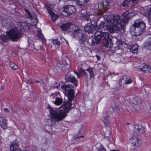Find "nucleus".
<instances>
[{
  "instance_id": "2f4dec72",
  "label": "nucleus",
  "mask_w": 151,
  "mask_h": 151,
  "mask_svg": "<svg viewBox=\"0 0 151 151\" xmlns=\"http://www.w3.org/2000/svg\"><path fill=\"white\" fill-rule=\"evenodd\" d=\"M130 15L129 17H132L137 14V12L135 10H133L132 11H130Z\"/></svg>"
},
{
  "instance_id": "5701e85b",
  "label": "nucleus",
  "mask_w": 151,
  "mask_h": 151,
  "mask_svg": "<svg viewBox=\"0 0 151 151\" xmlns=\"http://www.w3.org/2000/svg\"><path fill=\"white\" fill-rule=\"evenodd\" d=\"M133 103L135 105H139L141 103V99L139 97L137 96L134 98L133 100Z\"/></svg>"
},
{
  "instance_id": "c03bdc74",
  "label": "nucleus",
  "mask_w": 151,
  "mask_h": 151,
  "mask_svg": "<svg viewBox=\"0 0 151 151\" xmlns=\"http://www.w3.org/2000/svg\"><path fill=\"white\" fill-rule=\"evenodd\" d=\"M96 57L97 58V59L98 60H99L100 59V57L98 55H96Z\"/></svg>"
},
{
  "instance_id": "bb28decb",
  "label": "nucleus",
  "mask_w": 151,
  "mask_h": 151,
  "mask_svg": "<svg viewBox=\"0 0 151 151\" xmlns=\"http://www.w3.org/2000/svg\"><path fill=\"white\" fill-rule=\"evenodd\" d=\"M51 17V18L54 22L55 21L58 17V16L57 14H55L54 13L52 12L49 14Z\"/></svg>"
},
{
  "instance_id": "2eb2a0df",
  "label": "nucleus",
  "mask_w": 151,
  "mask_h": 151,
  "mask_svg": "<svg viewBox=\"0 0 151 151\" xmlns=\"http://www.w3.org/2000/svg\"><path fill=\"white\" fill-rule=\"evenodd\" d=\"M130 142L134 146L138 147L142 144V140L136 137L132 136L130 139Z\"/></svg>"
},
{
  "instance_id": "f257e3e1",
  "label": "nucleus",
  "mask_w": 151,
  "mask_h": 151,
  "mask_svg": "<svg viewBox=\"0 0 151 151\" xmlns=\"http://www.w3.org/2000/svg\"><path fill=\"white\" fill-rule=\"evenodd\" d=\"M92 16V15H88L85 9L82 11L81 14V17L83 18V19L86 21H90V23L89 24H91V26H93L97 30L100 29V28H102L103 27L106 29L111 30L114 32H118L120 30L124 29V22L122 18L119 15L108 16L107 17V21L101 22L100 24V26L97 24L96 22L94 20H91V17Z\"/></svg>"
},
{
  "instance_id": "dca6fc26",
  "label": "nucleus",
  "mask_w": 151,
  "mask_h": 151,
  "mask_svg": "<svg viewBox=\"0 0 151 151\" xmlns=\"http://www.w3.org/2000/svg\"><path fill=\"white\" fill-rule=\"evenodd\" d=\"M57 65L63 71H65L69 67V65L67 64L65 61H60L57 64Z\"/></svg>"
},
{
  "instance_id": "6ab92c4d",
  "label": "nucleus",
  "mask_w": 151,
  "mask_h": 151,
  "mask_svg": "<svg viewBox=\"0 0 151 151\" xmlns=\"http://www.w3.org/2000/svg\"><path fill=\"white\" fill-rule=\"evenodd\" d=\"M110 118H111L109 117L108 116H103L102 117V120L104 123L105 126L109 127Z\"/></svg>"
},
{
  "instance_id": "c85d7f7f",
  "label": "nucleus",
  "mask_w": 151,
  "mask_h": 151,
  "mask_svg": "<svg viewBox=\"0 0 151 151\" xmlns=\"http://www.w3.org/2000/svg\"><path fill=\"white\" fill-rule=\"evenodd\" d=\"M18 145V144L17 143H14L12 144L10 147V149L12 151H14L17 146Z\"/></svg>"
},
{
  "instance_id": "39448f33",
  "label": "nucleus",
  "mask_w": 151,
  "mask_h": 151,
  "mask_svg": "<svg viewBox=\"0 0 151 151\" xmlns=\"http://www.w3.org/2000/svg\"><path fill=\"white\" fill-rule=\"evenodd\" d=\"M72 27L70 30V33L73 37L78 39L79 42L81 44H84L87 36L84 34L83 31L79 27L74 25Z\"/></svg>"
},
{
  "instance_id": "412c9836",
  "label": "nucleus",
  "mask_w": 151,
  "mask_h": 151,
  "mask_svg": "<svg viewBox=\"0 0 151 151\" xmlns=\"http://www.w3.org/2000/svg\"><path fill=\"white\" fill-rule=\"evenodd\" d=\"M89 0H76V3L81 7L86 6Z\"/></svg>"
},
{
  "instance_id": "423d86ee",
  "label": "nucleus",
  "mask_w": 151,
  "mask_h": 151,
  "mask_svg": "<svg viewBox=\"0 0 151 151\" xmlns=\"http://www.w3.org/2000/svg\"><path fill=\"white\" fill-rule=\"evenodd\" d=\"M146 25L143 21L140 19L135 21L132 29L134 35L138 36L142 34L145 32Z\"/></svg>"
},
{
  "instance_id": "9d476101",
  "label": "nucleus",
  "mask_w": 151,
  "mask_h": 151,
  "mask_svg": "<svg viewBox=\"0 0 151 151\" xmlns=\"http://www.w3.org/2000/svg\"><path fill=\"white\" fill-rule=\"evenodd\" d=\"M132 82V81L131 79L126 78V76H124L121 79L119 80V86L124 88L126 86V84H130Z\"/></svg>"
},
{
  "instance_id": "4468645a",
  "label": "nucleus",
  "mask_w": 151,
  "mask_h": 151,
  "mask_svg": "<svg viewBox=\"0 0 151 151\" xmlns=\"http://www.w3.org/2000/svg\"><path fill=\"white\" fill-rule=\"evenodd\" d=\"M137 3V0H124L122 3L120 5V7L128 6L129 5L131 6L135 5Z\"/></svg>"
},
{
  "instance_id": "ea45409f",
  "label": "nucleus",
  "mask_w": 151,
  "mask_h": 151,
  "mask_svg": "<svg viewBox=\"0 0 151 151\" xmlns=\"http://www.w3.org/2000/svg\"><path fill=\"white\" fill-rule=\"evenodd\" d=\"M75 74H76L77 75V78H80V77H81V76L80 74H78L77 72H75Z\"/></svg>"
},
{
  "instance_id": "4be33fe9",
  "label": "nucleus",
  "mask_w": 151,
  "mask_h": 151,
  "mask_svg": "<svg viewBox=\"0 0 151 151\" xmlns=\"http://www.w3.org/2000/svg\"><path fill=\"white\" fill-rule=\"evenodd\" d=\"M148 68V66L145 63H142L140 65L139 67V69L143 71L144 73H145V72L147 70Z\"/></svg>"
},
{
  "instance_id": "9b49d317",
  "label": "nucleus",
  "mask_w": 151,
  "mask_h": 151,
  "mask_svg": "<svg viewBox=\"0 0 151 151\" xmlns=\"http://www.w3.org/2000/svg\"><path fill=\"white\" fill-rule=\"evenodd\" d=\"M146 40L143 44L144 47L146 49L151 50V35H146Z\"/></svg>"
},
{
  "instance_id": "aec40b11",
  "label": "nucleus",
  "mask_w": 151,
  "mask_h": 151,
  "mask_svg": "<svg viewBox=\"0 0 151 151\" xmlns=\"http://www.w3.org/2000/svg\"><path fill=\"white\" fill-rule=\"evenodd\" d=\"M107 6V3L106 2L100 3L98 4V9L103 12L105 11Z\"/></svg>"
},
{
  "instance_id": "ddd939ff",
  "label": "nucleus",
  "mask_w": 151,
  "mask_h": 151,
  "mask_svg": "<svg viewBox=\"0 0 151 151\" xmlns=\"http://www.w3.org/2000/svg\"><path fill=\"white\" fill-rule=\"evenodd\" d=\"M18 24L20 29L23 31H27L29 29V27L26 22L22 20H19L18 21Z\"/></svg>"
},
{
  "instance_id": "f704fd0d",
  "label": "nucleus",
  "mask_w": 151,
  "mask_h": 151,
  "mask_svg": "<svg viewBox=\"0 0 151 151\" xmlns=\"http://www.w3.org/2000/svg\"><path fill=\"white\" fill-rule=\"evenodd\" d=\"M79 72L80 73H83L84 75L86 76H88V75L86 74V73L84 70L82 68H81L80 69Z\"/></svg>"
},
{
  "instance_id": "de8ad7c7",
  "label": "nucleus",
  "mask_w": 151,
  "mask_h": 151,
  "mask_svg": "<svg viewBox=\"0 0 151 151\" xmlns=\"http://www.w3.org/2000/svg\"><path fill=\"white\" fill-rule=\"evenodd\" d=\"M111 151H120L119 150H111Z\"/></svg>"
},
{
  "instance_id": "58836bf2",
  "label": "nucleus",
  "mask_w": 151,
  "mask_h": 151,
  "mask_svg": "<svg viewBox=\"0 0 151 151\" xmlns=\"http://www.w3.org/2000/svg\"><path fill=\"white\" fill-rule=\"evenodd\" d=\"M37 35L39 38H42V37L41 36V34L40 33H39V32H38Z\"/></svg>"
},
{
  "instance_id": "8fccbe9b",
  "label": "nucleus",
  "mask_w": 151,
  "mask_h": 151,
  "mask_svg": "<svg viewBox=\"0 0 151 151\" xmlns=\"http://www.w3.org/2000/svg\"><path fill=\"white\" fill-rule=\"evenodd\" d=\"M28 82L29 83H32V81L31 80H29V81H28Z\"/></svg>"
},
{
  "instance_id": "cd10ccee",
  "label": "nucleus",
  "mask_w": 151,
  "mask_h": 151,
  "mask_svg": "<svg viewBox=\"0 0 151 151\" xmlns=\"http://www.w3.org/2000/svg\"><path fill=\"white\" fill-rule=\"evenodd\" d=\"M62 99L61 98L57 97L56 100L54 101V103L56 105H60L62 103Z\"/></svg>"
},
{
  "instance_id": "a878e982",
  "label": "nucleus",
  "mask_w": 151,
  "mask_h": 151,
  "mask_svg": "<svg viewBox=\"0 0 151 151\" xmlns=\"http://www.w3.org/2000/svg\"><path fill=\"white\" fill-rule=\"evenodd\" d=\"M104 135L106 137H110L111 135V133L109 129H106L104 131Z\"/></svg>"
},
{
  "instance_id": "4d7b16f0",
  "label": "nucleus",
  "mask_w": 151,
  "mask_h": 151,
  "mask_svg": "<svg viewBox=\"0 0 151 151\" xmlns=\"http://www.w3.org/2000/svg\"><path fill=\"white\" fill-rule=\"evenodd\" d=\"M78 132L79 133H80V131H79Z\"/></svg>"
},
{
  "instance_id": "f03ea898",
  "label": "nucleus",
  "mask_w": 151,
  "mask_h": 151,
  "mask_svg": "<svg viewBox=\"0 0 151 151\" xmlns=\"http://www.w3.org/2000/svg\"><path fill=\"white\" fill-rule=\"evenodd\" d=\"M69 71L67 73L65 78L66 82H70L73 84V86L70 84L66 85L63 84L61 86V88L64 90V93L68 99L67 102H64L62 105L61 109V110H63L67 108L69 109L72 105V101L74 99V92L73 88L74 86H78V81L72 75L69 73Z\"/></svg>"
},
{
  "instance_id": "a211bd4d",
  "label": "nucleus",
  "mask_w": 151,
  "mask_h": 151,
  "mask_svg": "<svg viewBox=\"0 0 151 151\" xmlns=\"http://www.w3.org/2000/svg\"><path fill=\"white\" fill-rule=\"evenodd\" d=\"M84 29L86 32L88 33H92L96 30H97L94 28L93 26H91V24L88 23L85 26Z\"/></svg>"
},
{
  "instance_id": "a18cd8bd",
  "label": "nucleus",
  "mask_w": 151,
  "mask_h": 151,
  "mask_svg": "<svg viewBox=\"0 0 151 151\" xmlns=\"http://www.w3.org/2000/svg\"><path fill=\"white\" fill-rule=\"evenodd\" d=\"M14 151H22L20 149L18 148V149H16Z\"/></svg>"
},
{
  "instance_id": "79ce46f5",
  "label": "nucleus",
  "mask_w": 151,
  "mask_h": 151,
  "mask_svg": "<svg viewBox=\"0 0 151 151\" xmlns=\"http://www.w3.org/2000/svg\"><path fill=\"white\" fill-rule=\"evenodd\" d=\"M84 137V136H81L79 137H76V139H78V138H83Z\"/></svg>"
},
{
  "instance_id": "6e6d98bb",
  "label": "nucleus",
  "mask_w": 151,
  "mask_h": 151,
  "mask_svg": "<svg viewBox=\"0 0 151 151\" xmlns=\"http://www.w3.org/2000/svg\"><path fill=\"white\" fill-rule=\"evenodd\" d=\"M150 70H151V66L150 67Z\"/></svg>"
},
{
  "instance_id": "b1692460",
  "label": "nucleus",
  "mask_w": 151,
  "mask_h": 151,
  "mask_svg": "<svg viewBox=\"0 0 151 151\" xmlns=\"http://www.w3.org/2000/svg\"><path fill=\"white\" fill-rule=\"evenodd\" d=\"M15 107V110H13V109H11V111L12 112L13 114H17V112L18 111L22 110L23 109V108L22 106L20 105H18L16 106Z\"/></svg>"
},
{
  "instance_id": "864d4df0",
  "label": "nucleus",
  "mask_w": 151,
  "mask_h": 151,
  "mask_svg": "<svg viewBox=\"0 0 151 151\" xmlns=\"http://www.w3.org/2000/svg\"><path fill=\"white\" fill-rule=\"evenodd\" d=\"M126 124H127V125H129L130 124L129 122H127V123H126Z\"/></svg>"
},
{
  "instance_id": "20e7f679",
  "label": "nucleus",
  "mask_w": 151,
  "mask_h": 151,
  "mask_svg": "<svg viewBox=\"0 0 151 151\" xmlns=\"http://www.w3.org/2000/svg\"><path fill=\"white\" fill-rule=\"evenodd\" d=\"M101 28H100L99 30L96 31L95 33L94 40L92 41L93 46H95L101 42L104 43L106 47H110L111 45V39L109 38L110 35L107 32H103L100 30ZM102 29V28H101Z\"/></svg>"
},
{
  "instance_id": "473e14b6",
  "label": "nucleus",
  "mask_w": 151,
  "mask_h": 151,
  "mask_svg": "<svg viewBox=\"0 0 151 151\" xmlns=\"http://www.w3.org/2000/svg\"><path fill=\"white\" fill-rule=\"evenodd\" d=\"M52 42L55 45H59L60 43V41L57 39L53 40Z\"/></svg>"
},
{
  "instance_id": "603ef678",
  "label": "nucleus",
  "mask_w": 151,
  "mask_h": 151,
  "mask_svg": "<svg viewBox=\"0 0 151 151\" xmlns=\"http://www.w3.org/2000/svg\"><path fill=\"white\" fill-rule=\"evenodd\" d=\"M116 89L117 91H119L120 90V89L119 88H116Z\"/></svg>"
},
{
  "instance_id": "7c9ffc66",
  "label": "nucleus",
  "mask_w": 151,
  "mask_h": 151,
  "mask_svg": "<svg viewBox=\"0 0 151 151\" xmlns=\"http://www.w3.org/2000/svg\"><path fill=\"white\" fill-rule=\"evenodd\" d=\"M86 70L89 72L91 77H92L93 76L94 73L93 72V69L92 68H89L88 69Z\"/></svg>"
},
{
  "instance_id": "7ed1b4c3",
  "label": "nucleus",
  "mask_w": 151,
  "mask_h": 151,
  "mask_svg": "<svg viewBox=\"0 0 151 151\" xmlns=\"http://www.w3.org/2000/svg\"><path fill=\"white\" fill-rule=\"evenodd\" d=\"M62 105L60 108L61 111L53 109L50 105H48V109L50 112L49 116L51 119H48L47 122L49 126H53L55 124L56 122L61 121L66 116V112H68L70 110L71 106L69 109L66 108L63 110H61V109Z\"/></svg>"
},
{
  "instance_id": "0eeeda50",
  "label": "nucleus",
  "mask_w": 151,
  "mask_h": 151,
  "mask_svg": "<svg viewBox=\"0 0 151 151\" xmlns=\"http://www.w3.org/2000/svg\"><path fill=\"white\" fill-rule=\"evenodd\" d=\"M6 34L10 39L13 42H16L23 36L22 32L15 27L6 32Z\"/></svg>"
},
{
  "instance_id": "1a4fd4ad",
  "label": "nucleus",
  "mask_w": 151,
  "mask_h": 151,
  "mask_svg": "<svg viewBox=\"0 0 151 151\" xmlns=\"http://www.w3.org/2000/svg\"><path fill=\"white\" fill-rule=\"evenodd\" d=\"M133 131L134 134L140 135L144 133L145 129L143 126L140 124L134 125Z\"/></svg>"
},
{
  "instance_id": "37998d69",
  "label": "nucleus",
  "mask_w": 151,
  "mask_h": 151,
  "mask_svg": "<svg viewBox=\"0 0 151 151\" xmlns=\"http://www.w3.org/2000/svg\"><path fill=\"white\" fill-rule=\"evenodd\" d=\"M26 12L29 15V16H30V15L31 16L30 13V12H29V11L28 10H26Z\"/></svg>"
},
{
  "instance_id": "4c0bfd02",
  "label": "nucleus",
  "mask_w": 151,
  "mask_h": 151,
  "mask_svg": "<svg viewBox=\"0 0 151 151\" xmlns=\"http://www.w3.org/2000/svg\"><path fill=\"white\" fill-rule=\"evenodd\" d=\"M130 11H127L125 12L124 13V17H127L128 16H129L130 15Z\"/></svg>"
},
{
  "instance_id": "393cba45",
  "label": "nucleus",
  "mask_w": 151,
  "mask_h": 151,
  "mask_svg": "<svg viewBox=\"0 0 151 151\" xmlns=\"http://www.w3.org/2000/svg\"><path fill=\"white\" fill-rule=\"evenodd\" d=\"M96 146L99 151H106V149L103 146L99 143H97L96 145Z\"/></svg>"
},
{
  "instance_id": "e433bc0d",
  "label": "nucleus",
  "mask_w": 151,
  "mask_h": 151,
  "mask_svg": "<svg viewBox=\"0 0 151 151\" xmlns=\"http://www.w3.org/2000/svg\"><path fill=\"white\" fill-rule=\"evenodd\" d=\"M138 48L137 47L136 48L135 47H134V46L132 47V51L134 53H136L137 52Z\"/></svg>"
},
{
  "instance_id": "49530a36",
  "label": "nucleus",
  "mask_w": 151,
  "mask_h": 151,
  "mask_svg": "<svg viewBox=\"0 0 151 151\" xmlns=\"http://www.w3.org/2000/svg\"><path fill=\"white\" fill-rule=\"evenodd\" d=\"M40 85L41 86H42L43 85V83H44V82L43 81H42V82H40Z\"/></svg>"
},
{
  "instance_id": "5fc2aeb1",
  "label": "nucleus",
  "mask_w": 151,
  "mask_h": 151,
  "mask_svg": "<svg viewBox=\"0 0 151 151\" xmlns=\"http://www.w3.org/2000/svg\"><path fill=\"white\" fill-rule=\"evenodd\" d=\"M2 88H3V87H1V89H2Z\"/></svg>"
},
{
  "instance_id": "72a5a7b5",
  "label": "nucleus",
  "mask_w": 151,
  "mask_h": 151,
  "mask_svg": "<svg viewBox=\"0 0 151 151\" xmlns=\"http://www.w3.org/2000/svg\"><path fill=\"white\" fill-rule=\"evenodd\" d=\"M46 8L47 9V12L49 14H50L51 13H52V9H51L50 7V6H49L48 5H47L46 6Z\"/></svg>"
},
{
  "instance_id": "c9c22d12",
  "label": "nucleus",
  "mask_w": 151,
  "mask_h": 151,
  "mask_svg": "<svg viewBox=\"0 0 151 151\" xmlns=\"http://www.w3.org/2000/svg\"><path fill=\"white\" fill-rule=\"evenodd\" d=\"M147 14L148 17L151 19V8L147 11Z\"/></svg>"
},
{
  "instance_id": "09e8293b",
  "label": "nucleus",
  "mask_w": 151,
  "mask_h": 151,
  "mask_svg": "<svg viewBox=\"0 0 151 151\" xmlns=\"http://www.w3.org/2000/svg\"><path fill=\"white\" fill-rule=\"evenodd\" d=\"M65 1H75L76 0H64Z\"/></svg>"
},
{
  "instance_id": "3c124183",
  "label": "nucleus",
  "mask_w": 151,
  "mask_h": 151,
  "mask_svg": "<svg viewBox=\"0 0 151 151\" xmlns=\"http://www.w3.org/2000/svg\"><path fill=\"white\" fill-rule=\"evenodd\" d=\"M36 83H40V81H36Z\"/></svg>"
},
{
  "instance_id": "f8f14e48",
  "label": "nucleus",
  "mask_w": 151,
  "mask_h": 151,
  "mask_svg": "<svg viewBox=\"0 0 151 151\" xmlns=\"http://www.w3.org/2000/svg\"><path fill=\"white\" fill-rule=\"evenodd\" d=\"M74 25V24H73L71 22L67 23L62 24L60 26V28L63 31H68L70 32V30L72 29L71 27Z\"/></svg>"
},
{
  "instance_id": "f3484780",
  "label": "nucleus",
  "mask_w": 151,
  "mask_h": 151,
  "mask_svg": "<svg viewBox=\"0 0 151 151\" xmlns=\"http://www.w3.org/2000/svg\"><path fill=\"white\" fill-rule=\"evenodd\" d=\"M0 126L4 129H5L7 128V121L4 116H1L0 117Z\"/></svg>"
},
{
  "instance_id": "c756f323",
  "label": "nucleus",
  "mask_w": 151,
  "mask_h": 151,
  "mask_svg": "<svg viewBox=\"0 0 151 151\" xmlns=\"http://www.w3.org/2000/svg\"><path fill=\"white\" fill-rule=\"evenodd\" d=\"M9 65L11 68L13 70H15L18 68L17 66L13 62L10 63H9Z\"/></svg>"
},
{
  "instance_id": "6e6552de",
  "label": "nucleus",
  "mask_w": 151,
  "mask_h": 151,
  "mask_svg": "<svg viewBox=\"0 0 151 151\" xmlns=\"http://www.w3.org/2000/svg\"><path fill=\"white\" fill-rule=\"evenodd\" d=\"M76 11L74 6L71 5H67L64 7L61 14L64 16L67 17L69 15L73 14Z\"/></svg>"
},
{
  "instance_id": "a19ab883",
  "label": "nucleus",
  "mask_w": 151,
  "mask_h": 151,
  "mask_svg": "<svg viewBox=\"0 0 151 151\" xmlns=\"http://www.w3.org/2000/svg\"><path fill=\"white\" fill-rule=\"evenodd\" d=\"M4 111L6 112L9 113V110L7 108H5L4 109Z\"/></svg>"
}]
</instances>
